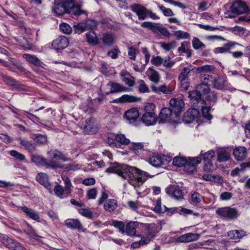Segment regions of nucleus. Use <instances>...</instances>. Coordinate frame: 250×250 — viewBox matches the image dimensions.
Wrapping results in <instances>:
<instances>
[{"instance_id": "1", "label": "nucleus", "mask_w": 250, "mask_h": 250, "mask_svg": "<svg viewBox=\"0 0 250 250\" xmlns=\"http://www.w3.org/2000/svg\"><path fill=\"white\" fill-rule=\"evenodd\" d=\"M52 10L57 16L66 14L79 16L86 13L81 9V5L75 3V0H54Z\"/></svg>"}, {"instance_id": "2", "label": "nucleus", "mask_w": 250, "mask_h": 250, "mask_svg": "<svg viewBox=\"0 0 250 250\" xmlns=\"http://www.w3.org/2000/svg\"><path fill=\"white\" fill-rule=\"evenodd\" d=\"M153 176L136 167L126 165V180L135 188H140L148 178Z\"/></svg>"}, {"instance_id": "3", "label": "nucleus", "mask_w": 250, "mask_h": 250, "mask_svg": "<svg viewBox=\"0 0 250 250\" xmlns=\"http://www.w3.org/2000/svg\"><path fill=\"white\" fill-rule=\"evenodd\" d=\"M131 10L136 14L140 20H144L147 17L152 20H159L160 17L150 10L140 4H134L131 6Z\"/></svg>"}, {"instance_id": "4", "label": "nucleus", "mask_w": 250, "mask_h": 250, "mask_svg": "<svg viewBox=\"0 0 250 250\" xmlns=\"http://www.w3.org/2000/svg\"><path fill=\"white\" fill-rule=\"evenodd\" d=\"M47 154L49 157V160L47 161L48 164H51L55 163L57 166L55 167L52 168L56 169L57 168H63V166L57 160H61L63 162L68 161L70 159L65 156L62 152L59 151L57 149L51 150L47 152Z\"/></svg>"}, {"instance_id": "5", "label": "nucleus", "mask_w": 250, "mask_h": 250, "mask_svg": "<svg viewBox=\"0 0 250 250\" xmlns=\"http://www.w3.org/2000/svg\"><path fill=\"white\" fill-rule=\"evenodd\" d=\"M2 78L6 84L11 86L12 90L21 91H28V88L25 85L22 84L20 81L6 75H2Z\"/></svg>"}, {"instance_id": "6", "label": "nucleus", "mask_w": 250, "mask_h": 250, "mask_svg": "<svg viewBox=\"0 0 250 250\" xmlns=\"http://www.w3.org/2000/svg\"><path fill=\"white\" fill-rule=\"evenodd\" d=\"M166 193L170 197L177 201L184 199V192L180 187L175 184L170 185L165 188Z\"/></svg>"}, {"instance_id": "7", "label": "nucleus", "mask_w": 250, "mask_h": 250, "mask_svg": "<svg viewBox=\"0 0 250 250\" xmlns=\"http://www.w3.org/2000/svg\"><path fill=\"white\" fill-rule=\"evenodd\" d=\"M158 232V226L155 224H146L145 225L144 235H142L144 239H148V244L155 237Z\"/></svg>"}, {"instance_id": "8", "label": "nucleus", "mask_w": 250, "mask_h": 250, "mask_svg": "<svg viewBox=\"0 0 250 250\" xmlns=\"http://www.w3.org/2000/svg\"><path fill=\"white\" fill-rule=\"evenodd\" d=\"M160 122L162 123L165 122H172L175 118L177 117V115H175L172 109L171 108L165 107L161 109L159 114Z\"/></svg>"}, {"instance_id": "9", "label": "nucleus", "mask_w": 250, "mask_h": 250, "mask_svg": "<svg viewBox=\"0 0 250 250\" xmlns=\"http://www.w3.org/2000/svg\"><path fill=\"white\" fill-rule=\"evenodd\" d=\"M216 213L219 216L232 219L238 216V211L234 208L224 207L219 208L216 210Z\"/></svg>"}, {"instance_id": "10", "label": "nucleus", "mask_w": 250, "mask_h": 250, "mask_svg": "<svg viewBox=\"0 0 250 250\" xmlns=\"http://www.w3.org/2000/svg\"><path fill=\"white\" fill-rule=\"evenodd\" d=\"M230 10L232 13L237 15L245 14L249 11V7L246 4L240 0L233 2L230 7Z\"/></svg>"}, {"instance_id": "11", "label": "nucleus", "mask_w": 250, "mask_h": 250, "mask_svg": "<svg viewBox=\"0 0 250 250\" xmlns=\"http://www.w3.org/2000/svg\"><path fill=\"white\" fill-rule=\"evenodd\" d=\"M3 239V244L10 250H26L21 244L7 236H4Z\"/></svg>"}, {"instance_id": "12", "label": "nucleus", "mask_w": 250, "mask_h": 250, "mask_svg": "<svg viewBox=\"0 0 250 250\" xmlns=\"http://www.w3.org/2000/svg\"><path fill=\"white\" fill-rule=\"evenodd\" d=\"M98 129L99 128L94 118L90 117L88 120H86L85 124L83 127V130L86 134H96L98 131Z\"/></svg>"}, {"instance_id": "13", "label": "nucleus", "mask_w": 250, "mask_h": 250, "mask_svg": "<svg viewBox=\"0 0 250 250\" xmlns=\"http://www.w3.org/2000/svg\"><path fill=\"white\" fill-rule=\"evenodd\" d=\"M69 43L67 38L63 36H60L53 41L52 46L57 50H62L66 48Z\"/></svg>"}, {"instance_id": "14", "label": "nucleus", "mask_w": 250, "mask_h": 250, "mask_svg": "<svg viewBox=\"0 0 250 250\" xmlns=\"http://www.w3.org/2000/svg\"><path fill=\"white\" fill-rule=\"evenodd\" d=\"M31 160L32 162L35 163L37 165L43 166L46 168H54L57 167L55 163L48 164L47 160L45 158L37 155H32Z\"/></svg>"}, {"instance_id": "15", "label": "nucleus", "mask_w": 250, "mask_h": 250, "mask_svg": "<svg viewBox=\"0 0 250 250\" xmlns=\"http://www.w3.org/2000/svg\"><path fill=\"white\" fill-rule=\"evenodd\" d=\"M201 158L200 157H189L187 159V163L184 166L185 170L189 173L194 172L196 169V165L201 162Z\"/></svg>"}, {"instance_id": "16", "label": "nucleus", "mask_w": 250, "mask_h": 250, "mask_svg": "<svg viewBox=\"0 0 250 250\" xmlns=\"http://www.w3.org/2000/svg\"><path fill=\"white\" fill-rule=\"evenodd\" d=\"M170 108L172 109L175 115L179 116L182 109L184 106V103L183 101L179 98H172L169 101Z\"/></svg>"}, {"instance_id": "17", "label": "nucleus", "mask_w": 250, "mask_h": 250, "mask_svg": "<svg viewBox=\"0 0 250 250\" xmlns=\"http://www.w3.org/2000/svg\"><path fill=\"white\" fill-rule=\"evenodd\" d=\"M139 112L136 108H133L126 111V119L129 123L133 125H137L139 117Z\"/></svg>"}, {"instance_id": "18", "label": "nucleus", "mask_w": 250, "mask_h": 250, "mask_svg": "<svg viewBox=\"0 0 250 250\" xmlns=\"http://www.w3.org/2000/svg\"><path fill=\"white\" fill-rule=\"evenodd\" d=\"M212 84L213 88L218 90H224L227 87V82L224 77L218 76L213 79Z\"/></svg>"}, {"instance_id": "19", "label": "nucleus", "mask_w": 250, "mask_h": 250, "mask_svg": "<svg viewBox=\"0 0 250 250\" xmlns=\"http://www.w3.org/2000/svg\"><path fill=\"white\" fill-rule=\"evenodd\" d=\"M233 154L237 161H242L246 158L247 155L246 148L244 146L236 147L233 150Z\"/></svg>"}, {"instance_id": "20", "label": "nucleus", "mask_w": 250, "mask_h": 250, "mask_svg": "<svg viewBox=\"0 0 250 250\" xmlns=\"http://www.w3.org/2000/svg\"><path fill=\"white\" fill-rule=\"evenodd\" d=\"M22 57L27 62L34 65L35 66H40L43 68V65H44L43 62H41L35 55L29 54H24L23 55Z\"/></svg>"}, {"instance_id": "21", "label": "nucleus", "mask_w": 250, "mask_h": 250, "mask_svg": "<svg viewBox=\"0 0 250 250\" xmlns=\"http://www.w3.org/2000/svg\"><path fill=\"white\" fill-rule=\"evenodd\" d=\"M198 111L195 108L188 110L184 115V121L187 123H191L195 121L198 117Z\"/></svg>"}, {"instance_id": "22", "label": "nucleus", "mask_w": 250, "mask_h": 250, "mask_svg": "<svg viewBox=\"0 0 250 250\" xmlns=\"http://www.w3.org/2000/svg\"><path fill=\"white\" fill-rule=\"evenodd\" d=\"M64 224L67 228L72 229L80 230L83 228V225L78 219H67L65 221Z\"/></svg>"}, {"instance_id": "23", "label": "nucleus", "mask_w": 250, "mask_h": 250, "mask_svg": "<svg viewBox=\"0 0 250 250\" xmlns=\"http://www.w3.org/2000/svg\"><path fill=\"white\" fill-rule=\"evenodd\" d=\"M195 70V67L192 65H189L187 67H185L182 70L180 73L178 79L181 82H183L188 79L190 73Z\"/></svg>"}, {"instance_id": "24", "label": "nucleus", "mask_w": 250, "mask_h": 250, "mask_svg": "<svg viewBox=\"0 0 250 250\" xmlns=\"http://www.w3.org/2000/svg\"><path fill=\"white\" fill-rule=\"evenodd\" d=\"M139 222L131 221L126 225V233L130 236L141 237V235H136V229L138 227Z\"/></svg>"}, {"instance_id": "25", "label": "nucleus", "mask_w": 250, "mask_h": 250, "mask_svg": "<svg viewBox=\"0 0 250 250\" xmlns=\"http://www.w3.org/2000/svg\"><path fill=\"white\" fill-rule=\"evenodd\" d=\"M217 161L220 163L226 162L230 159V153L225 148H220L217 152Z\"/></svg>"}, {"instance_id": "26", "label": "nucleus", "mask_w": 250, "mask_h": 250, "mask_svg": "<svg viewBox=\"0 0 250 250\" xmlns=\"http://www.w3.org/2000/svg\"><path fill=\"white\" fill-rule=\"evenodd\" d=\"M111 167L107 168L105 171L107 173H116L124 179H125L124 172L121 169L120 165L117 162L111 163Z\"/></svg>"}, {"instance_id": "27", "label": "nucleus", "mask_w": 250, "mask_h": 250, "mask_svg": "<svg viewBox=\"0 0 250 250\" xmlns=\"http://www.w3.org/2000/svg\"><path fill=\"white\" fill-rule=\"evenodd\" d=\"M142 122L146 125H152L156 123L157 115L155 114L145 113L142 117Z\"/></svg>"}, {"instance_id": "28", "label": "nucleus", "mask_w": 250, "mask_h": 250, "mask_svg": "<svg viewBox=\"0 0 250 250\" xmlns=\"http://www.w3.org/2000/svg\"><path fill=\"white\" fill-rule=\"evenodd\" d=\"M188 96L190 98L191 103L194 106H196V104L200 102L202 104H204L205 101L201 100V96L198 90H195L189 91L188 92Z\"/></svg>"}, {"instance_id": "29", "label": "nucleus", "mask_w": 250, "mask_h": 250, "mask_svg": "<svg viewBox=\"0 0 250 250\" xmlns=\"http://www.w3.org/2000/svg\"><path fill=\"white\" fill-rule=\"evenodd\" d=\"M106 86H110L111 88L110 91L105 92L106 95H109L110 93L120 92L125 90V87L119 83L112 82H109L107 84Z\"/></svg>"}, {"instance_id": "30", "label": "nucleus", "mask_w": 250, "mask_h": 250, "mask_svg": "<svg viewBox=\"0 0 250 250\" xmlns=\"http://www.w3.org/2000/svg\"><path fill=\"white\" fill-rule=\"evenodd\" d=\"M81 109L85 113L92 114L96 112L97 109L94 106L93 103L92 101H88L81 105Z\"/></svg>"}, {"instance_id": "31", "label": "nucleus", "mask_w": 250, "mask_h": 250, "mask_svg": "<svg viewBox=\"0 0 250 250\" xmlns=\"http://www.w3.org/2000/svg\"><path fill=\"white\" fill-rule=\"evenodd\" d=\"M198 238L199 235L197 234L188 233L179 236L178 238V241L180 242L185 243L196 240Z\"/></svg>"}, {"instance_id": "32", "label": "nucleus", "mask_w": 250, "mask_h": 250, "mask_svg": "<svg viewBox=\"0 0 250 250\" xmlns=\"http://www.w3.org/2000/svg\"><path fill=\"white\" fill-rule=\"evenodd\" d=\"M37 181L46 188L49 189L51 185L48 182V177L47 174L41 172L36 176Z\"/></svg>"}, {"instance_id": "33", "label": "nucleus", "mask_w": 250, "mask_h": 250, "mask_svg": "<svg viewBox=\"0 0 250 250\" xmlns=\"http://www.w3.org/2000/svg\"><path fill=\"white\" fill-rule=\"evenodd\" d=\"M20 208L28 217L36 221H38L40 219L39 214L32 208H28L26 206L21 207Z\"/></svg>"}, {"instance_id": "34", "label": "nucleus", "mask_w": 250, "mask_h": 250, "mask_svg": "<svg viewBox=\"0 0 250 250\" xmlns=\"http://www.w3.org/2000/svg\"><path fill=\"white\" fill-rule=\"evenodd\" d=\"M215 70V67L211 65H205L202 66L195 67V72L201 75L210 73Z\"/></svg>"}, {"instance_id": "35", "label": "nucleus", "mask_w": 250, "mask_h": 250, "mask_svg": "<svg viewBox=\"0 0 250 250\" xmlns=\"http://www.w3.org/2000/svg\"><path fill=\"white\" fill-rule=\"evenodd\" d=\"M141 26L142 27L149 28L155 34L159 32L161 27L160 26H158L157 23L149 21H145L143 22L141 24Z\"/></svg>"}, {"instance_id": "36", "label": "nucleus", "mask_w": 250, "mask_h": 250, "mask_svg": "<svg viewBox=\"0 0 250 250\" xmlns=\"http://www.w3.org/2000/svg\"><path fill=\"white\" fill-rule=\"evenodd\" d=\"M86 38L87 42L91 45H95L98 44L97 35L93 31L86 34Z\"/></svg>"}, {"instance_id": "37", "label": "nucleus", "mask_w": 250, "mask_h": 250, "mask_svg": "<svg viewBox=\"0 0 250 250\" xmlns=\"http://www.w3.org/2000/svg\"><path fill=\"white\" fill-rule=\"evenodd\" d=\"M20 144L24 147V148L29 152H33L35 150V147L34 144L31 141H29L26 139L20 138Z\"/></svg>"}, {"instance_id": "38", "label": "nucleus", "mask_w": 250, "mask_h": 250, "mask_svg": "<svg viewBox=\"0 0 250 250\" xmlns=\"http://www.w3.org/2000/svg\"><path fill=\"white\" fill-rule=\"evenodd\" d=\"M149 163L152 166L159 167L163 165V161L161 156H153L148 160Z\"/></svg>"}, {"instance_id": "39", "label": "nucleus", "mask_w": 250, "mask_h": 250, "mask_svg": "<svg viewBox=\"0 0 250 250\" xmlns=\"http://www.w3.org/2000/svg\"><path fill=\"white\" fill-rule=\"evenodd\" d=\"M34 141L37 145H45L47 143V137L45 134H34Z\"/></svg>"}, {"instance_id": "40", "label": "nucleus", "mask_w": 250, "mask_h": 250, "mask_svg": "<svg viewBox=\"0 0 250 250\" xmlns=\"http://www.w3.org/2000/svg\"><path fill=\"white\" fill-rule=\"evenodd\" d=\"M203 196L197 192H194L190 196V203L193 205H197L203 200Z\"/></svg>"}, {"instance_id": "41", "label": "nucleus", "mask_w": 250, "mask_h": 250, "mask_svg": "<svg viewBox=\"0 0 250 250\" xmlns=\"http://www.w3.org/2000/svg\"><path fill=\"white\" fill-rule=\"evenodd\" d=\"M114 40L115 37L113 34H105L102 39L104 44L109 46L112 45Z\"/></svg>"}, {"instance_id": "42", "label": "nucleus", "mask_w": 250, "mask_h": 250, "mask_svg": "<svg viewBox=\"0 0 250 250\" xmlns=\"http://www.w3.org/2000/svg\"><path fill=\"white\" fill-rule=\"evenodd\" d=\"M196 89L198 90L201 96L203 95H207L209 93L210 88L207 83H202L198 85Z\"/></svg>"}, {"instance_id": "43", "label": "nucleus", "mask_w": 250, "mask_h": 250, "mask_svg": "<svg viewBox=\"0 0 250 250\" xmlns=\"http://www.w3.org/2000/svg\"><path fill=\"white\" fill-rule=\"evenodd\" d=\"M187 163V159L185 157L176 156L173 158V165L177 167H182L184 166Z\"/></svg>"}, {"instance_id": "44", "label": "nucleus", "mask_w": 250, "mask_h": 250, "mask_svg": "<svg viewBox=\"0 0 250 250\" xmlns=\"http://www.w3.org/2000/svg\"><path fill=\"white\" fill-rule=\"evenodd\" d=\"M116 203V201L115 199H109L105 203L104 208L109 211H112L117 207Z\"/></svg>"}, {"instance_id": "45", "label": "nucleus", "mask_w": 250, "mask_h": 250, "mask_svg": "<svg viewBox=\"0 0 250 250\" xmlns=\"http://www.w3.org/2000/svg\"><path fill=\"white\" fill-rule=\"evenodd\" d=\"M129 145V147L130 148V149L134 151L141 150L143 148V145L142 143H130L129 140L126 138V145Z\"/></svg>"}, {"instance_id": "46", "label": "nucleus", "mask_w": 250, "mask_h": 250, "mask_svg": "<svg viewBox=\"0 0 250 250\" xmlns=\"http://www.w3.org/2000/svg\"><path fill=\"white\" fill-rule=\"evenodd\" d=\"M160 46L166 51H169L171 49L175 48L177 46L176 41H172L168 43L160 42Z\"/></svg>"}, {"instance_id": "47", "label": "nucleus", "mask_w": 250, "mask_h": 250, "mask_svg": "<svg viewBox=\"0 0 250 250\" xmlns=\"http://www.w3.org/2000/svg\"><path fill=\"white\" fill-rule=\"evenodd\" d=\"M73 27L74 32L80 34L85 30L86 24L83 22H79L76 25H74Z\"/></svg>"}, {"instance_id": "48", "label": "nucleus", "mask_w": 250, "mask_h": 250, "mask_svg": "<svg viewBox=\"0 0 250 250\" xmlns=\"http://www.w3.org/2000/svg\"><path fill=\"white\" fill-rule=\"evenodd\" d=\"M201 111H202V116L205 118V119L210 120L212 116L210 114V107L209 106H201Z\"/></svg>"}, {"instance_id": "49", "label": "nucleus", "mask_w": 250, "mask_h": 250, "mask_svg": "<svg viewBox=\"0 0 250 250\" xmlns=\"http://www.w3.org/2000/svg\"><path fill=\"white\" fill-rule=\"evenodd\" d=\"M78 211L80 214L88 219L93 220L94 218L93 213L89 209L80 208L78 209Z\"/></svg>"}, {"instance_id": "50", "label": "nucleus", "mask_w": 250, "mask_h": 250, "mask_svg": "<svg viewBox=\"0 0 250 250\" xmlns=\"http://www.w3.org/2000/svg\"><path fill=\"white\" fill-rule=\"evenodd\" d=\"M151 74L149 76V80L154 83H158L160 80V77L159 73L156 70L150 69Z\"/></svg>"}, {"instance_id": "51", "label": "nucleus", "mask_w": 250, "mask_h": 250, "mask_svg": "<svg viewBox=\"0 0 250 250\" xmlns=\"http://www.w3.org/2000/svg\"><path fill=\"white\" fill-rule=\"evenodd\" d=\"M192 46L194 49L198 50L205 48L206 45L198 38L194 37L192 40Z\"/></svg>"}, {"instance_id": "52", "label": "nucleus", "mask_w": 250, "mask_h": 250, "mask_svg": "<svg viewBox=\"0 0 250 250\" xmlns=\"http://www.w3.org/2000/svg\"><path fill=\"white\" fill-rule=\"evenodd\" d=\"M200 155L202 156L204 161H210L211 159L215 156V152L211 150L203 153L202 151Z\"/></svg>"}, {"instance_id": "53", "label": "nucleus", "mask_w": 250, "mask_h": 250, "mask_svg": "<svg viewBox=\"0 0 250 250\" xmlns=\"http://www.w3.org/2000/svg\"><path fill=\"white\" fill-rule=\"evenodd\" d=\"M138 49L137 47L129 46L128 47L127 53L129 58L132 60H135Z\"/></svg>"}, {"instance_id": "54", "label": "nucleus", "mask_w": 250, "mask_h": 250, "mask_svg": "<svg viewBox=\"0 0 250 250\" xmlns=\"http://www.w3.org/2000/svg\"><path fill=\"white\" fill-rule=\"evenodd\" d=\"M153 210L157 213H163L166 212L165 210V206L161 207V200L160 199H157L156 202V206L153 208Z\"/></svg>"}, {"instance_id": "55", "label": "nucleus", "mask_w": 250, "mask_h": 250, "mask_svg": "<svg viewBox=\"0 0 250 250\" xmlns=\"http://www.w3.org/2000/svg\"><path fill=\"white\" fill-rule=\"evenodd\" d=\"M10 154L11 156L21 161H24L25 159V157L23 154L15 150L10 151Z\"/></svg>"}, {"instance_id": "56", "label": "nucleus", "mask_w": 250, "mask_h": 250, "mask_svg": "<svg viewBox=\"0 0 250 250\" xmlns=\"http://www.w3.org/2000/svg\"><path fill=\"white\" fill-rule=\"evenodd\" d=\"M60 29L63 33L69 34L72 32V28L70 26L66 23H62L60 25Z\"/></svg>"}, {"instance_id": "57", "label": "nucleus", "mask_w": 250, "mask_h": 250, "mask_svg": "<svg viewBox=\"0 0 250 250\" xmlns=\"http://www.w3.org/2000/svg\"><path fill=\"white\" fill-rule=\"evenodd\" d=\"M206 98L210 101V104H214L217 100V93L214 91L210 92L208 94Z\"/></svg>"}, {"instance_id": "58", "label": "nucleus", "mask_w": 250, "mask_h": 250, "mask_svg": "<svg viewBox=\"0 0 250 250\" xmlns=\"http://www.w3.org/2000/svg\"><path fill=\"white\" fill-rule=\"evenodd\" d=\"M140 241L135 242L131 244V247L133 249L138 248L141 245H146L148 244V239H144L142 236Z\"/></svg>"}, {"instance_id": "59", "label": "nucleus", "mask_w": 250, "mask_h": 250, "mask_svg": "<svg viewBox=\"0 0 250 250\" xmlns=\"http://www.w3.org/2000/svg\"><path fill=\"white\" fill-rule=\"evenodd\" d=\"M174 35L178 39H186L188 38L189 37V34L188 32L181 30L176 31L174 33Z\"/></svg>"}, {"instance_id": "60", "label": "nucleus", "mask_w": 250, "mask_h": 250, "mask_svg": "<svg viewBox=\"0 0 250 250\" xmlns=\"http://www.w3.org/2000/svg\"><path fill=\"white\" fill-rule=\"evenodd\" d=\"M159 10L167 17H170L174 15L173 12L170 8H166L163 5L159 6Z\"/></svg>"}, {"instance_id": "61", "label": "nucleus", "mask_w": 250, "mask_h": 250, "mask_svg": "<svg viewBox=\"0 0 250 250\" xmlns=\"http://www.w3.org/2000/svg\"><path fill=\"white\" fill-rule=\"evenodd\" d=\"M155 105L153 103H147L144 107L145 113H148L149 114H155L154 110Z\"/></svg>"}, {"instance_id": "62", "label": "nucleus", "mask_w": 250, "mask_h": 250, "mask_svg": "<svg viewBox=\"0 0 250 250\" xmlns=\"http://www.w3.org/2000/svg\"><path fill=\"white\" fill-rule=\"evenodd\" d=\"M54 191L57 196L61 198H62V196L63 194L64 189L62 186L57 184L54 188Z\"/></svg>"}, {"instance_id": "63", "label": "nucleus", "mask_w": 250, "mask_h": 250, "mask_svg": "<svg viewBox=\"0 0 250 250\" xmlns=\"http://www.w3.org/2000/svg\"><path fill=\"white\" fill-rule=\"evenodd\" d=\"M128 208L132 210L137 212L139 208V203L137 201H129L127 203Z\"/></svg>"}, {"instance_id": "64", "label": "nucleus", "mask_w": 250, "mask_h": 250, "mask_svg": "<svg viewBox=\"0 0 250 250\" xmlns=\"http://www.w3.org/2000/svg\"><path fill=\"white\" fill-rule=\"evenodd\" d=\"M152 64L155 66H159L163 62V59L160 56H153L151 60Z\"/></svg>"}]
</instances>
